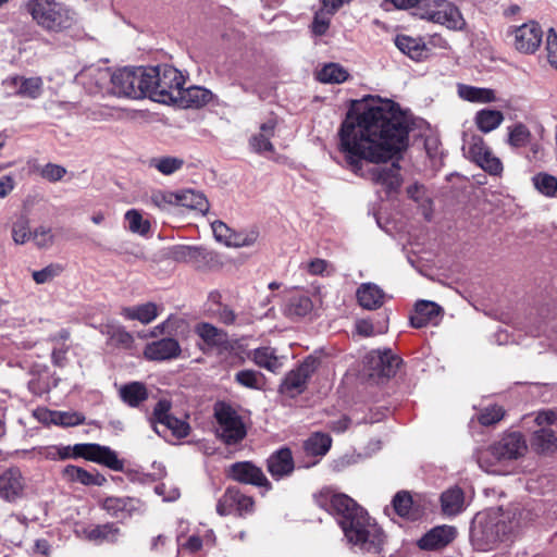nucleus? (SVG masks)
Segmentation results:
<instances>
[{"instance_id": "obj_62", "label": "nucleus", "mask_w": 557, "mask_h": 557, "mask_svg": "<svg viewBox=\"0 0 557 557\" xmlns=\"http://www.w3.org/2000/svg\"><path fill=\"white\" fill-rule=\"evenodd\" d=\"M504 417V410L499 406L485 408L479 416V421L483 425H492Z\"/></svg>"}, {"instance_id": "obj_47", "label": "nucleus", "mask_w": 557, "mask_h": 557, "mask_svg": "<svg viewBox=\"0 0 557 557\" xmlns=\"http://www.w3.org/2000/svg\"><path fill=\"white\" fill-rule=\"evenodd\" d=\"M535 189L546 197L555 196L557 191V177L547 173H537L532 178Z\"/></svg>"}, {"instance_id": "obj_45", "label": "nucleus", "mask_w": 557, "mask_h": 557, "mask_svg": "<svg viewBox=\"0 0 557 557\" xmlns=\"http://www.w3.org/2000/svg\"><path fill=\"white\" fill-rule=\"evenodd\" d=\"M184 160L177 157H157L149 161V165L154 168L163 175H171L181 170Z\"/></svg>"}, {"instance_id": "obj_9", "label": "nucleus", "mask_w": 557, "mask_h": 557, "mask_svg": "<svg viewBox=\"0 0 557 557\" xmlns=\"http://www.w3.org/2000/svg\"><path fill=\"white\" fill-rule=\"evenodd\" d=\"M216 419V435L226 444L242 442L246 434V425L242 417L228 405L218 404L214 408Z\"/></svg>"}, {"instance_id": "obj_10", "label": "nucleus", "mask_w": 557, "mask_h": 557, "mask_svg": "<svg viewBox=\"0 0 557 557\" xmlns=\"http://www.w3.org/2000/svg\"><path fill=\"white\" fill-rule=\"evenodd\" d=\"M253 506L252 497L237 488H227L216 504V512L222 517L231 513L245 517L253 511Z\"/></svg>"}, {"instance_id": "obj_11", "label": "nucleus", "mask_w": 557, "mask_h": 557, "mask_svg": "<svg viewBox=\"0 0 557 557\" xmlns=\"http://www.w3.org/2000/svg\"><path fill=\"white\" fill-rule=\"evenodd\" d=\"M110 69L99 65H89L84 67L75 76V82L81 85L88 94L95 95L107 92L110 86Z\"/></svg>"}, {"instance_id": "obj_13", "label": "nucleus", "mask_w": 557, "mask_h": 557, "mask_svg": "<svg viewBox=\"0 0 557 557\" xmlns=\"http://www.w3.org/2000/svg\"><path fill=\"white\" fill-rule=\"evenodd\" d=\"M511 34L513 35L515 48L523 53L535 52L543 39V30L534 21L512 28Z\"/></svg>"}, {"instance_id": "obj_60", "label": "nucleus", "mask_w": 557, "mask_h": 557, "mask_svg": "<svg viewBox=\"0 0 557 557\" xmlns=\"http://www.w3.org/2000/svg\"><path fill=\"white\" fill-rule=\"evenodd\" d=\"M260 377V373L255 370H242L236 373L235 381L248 388H259Z\"/></svg>"}, {"instance_id": "obj_17", "label": "nucleus", "mask_w": 557, "mask_h": 557, "mask_svg": "<svg viewBox=\"0 0 557 557\" xmlns=\"http://www.w3.org/2000/svg\"><path fill=\"white\" fill-rule=\"evenodd\" d=\"M457 536V529L453 525H437L426 532L419 541L418 546L423 550H438L450 544Z\"/></svg>"}, {"instance_id": "obj_12", "label": "nucleus", "mask_w": 557, "mask_h": 557, "mask_svg": "<svg viewBox=\"0 0 557 557\" xmlns=\"http://www.w3.org/2000/svg\"><path fill=\"white\" fill-rule=\"evenodd\" d=\"M315 359L307 358L299 367L288 372L280 385V392L289 397L301 394L306 388L308 379L315 370Z\"/></svg>"}, {"instance_id": "obj_8", "label": "nucleus", "mask_w": 557, "mask_h": 557, "mask_svg": "<svg viewBox=\"0 0 557 557\" xmlns=\"http://www.w3.org/2000/svg\"><path fill=\"white\" fill-rule=\"evenodd\" d=\"M418 17L446 26L453 30H460L465 20L458 8L446 0H428L414 13Z\"/></svg>"}, {"instance_id": "obj_19", "label": "nucleus", "mask_w": 557, "mask_h": 557, "mask_svg": "<svg viewBox=\"0 0 557 557\" xmlns=\"http://www.w3.org/2000/svg\"><path fill=\"white\" fill-rule=\"evenodd\" d=\"M181 95L175 101V106L182 109H200L210 103L214 95L211 90L201 86L181 87Z\"/></svg>"}, {"instance_id": "obj_63", "label": "nucleus", "mask_w": 557, "mask_h": 557, "mask_svg": "<svg viewBox=\"0 0 557 557\" xmlns=\"http://www.w3.org/2000/svg\"><path fill=\"white\" fill-rule=\"evenodd\" d=\"M312 275H330L333 271L332 265L324 259H313L304 265Z\"/></svg>"}, {"instance_id": "obj_58", "label": "nucleus", "mask_w": 557, "mask_h": 557, "mask_svg": "<svg viewBox=\"0 0 557 557\" xmlns=\"http://www.w3.org/2000/svg\"><path fill=\"white\" fill-rule=\"evenodd\" d=\"M171 404L166 399H161L157 403L153 408V429L156 433L161 434V430L159 429L160 423H163L171 414H170Z\"/></svg>"}, {"instance_id": "obj_3", "label": "nucleus", "mask_w": 557, "mask_h": 557, "mask_svg": "<svg viewBox=\"0 0 557 557\" xmlns=\"http://www.w3.org/2000/svg\"><path fill=\"white\" fill-rule=\"evenodd\" d=\"M530 510L512 506L507 510L490 508L475 515L470 539L479 550H488L497 543L509 540L532 521Z\"/></svg>"}, {"instance_id": "obj_35", "label": "nucleus", "mask_w": 557, "mask_h": 557, "mask_svg": "<svg viewBox=\"0 0 557 557\" xmlns=\"http://www.w3.org/2000/svg\"><path fill=\"white\" fill-rule=\"evenodd\" d=\"M473 121L480 132L488 134L502 125L504 114L498 110L481 109L475 113Z\"/></svg>"}, {"instance_id": "obj_5", "label": "nucleus", "mask_w": 557, "mask_h": 557, "mask_svg": "<svg viewBox=\"0 0 557 557\" xmlns=\"http://www.w3.org/2000/svg\"><path fill=\"white\" fill-rule=\"evenodd\" d=\"M44 456L51 460H64L82 457L86 460L103 465L113 471H122L124 461L109 446L95 443L75 444L74 446H49L44 450Z\"/></svg>"}, {"instance_id": "obj_6", "label": "nucleus", "mask_w": 557, "mask_h": 557, "mask_svg": "<svg viewBox=\"0 0 557 557\" xmlns=\"http://www.w3.org/2000/svg\"><path fill=\"white\" fill-rule=\"evenodd\" d=\"M26 11L33 21L48 33H62L73 26L75 12L59 0H28Z\"/></svg>"}, {"instance_id": "obj_36", "label": "nucleus", "mask_w": 557, "mask_h": 557, "mask_svg": "<svg viewBox=\"0 0 557 557\" xmlns=\"http://www.w3.org/2000/svg\"><path fill=\"white\" fill-rule=\"evenodd\" d=\"M253 362L270 372H277L283 367V358L271 347H259L251 354Z\"/></svg>"}, {"instance_id": "obj_26", "label": "nucleus", "mask_w": 557, "mask_h": 557, "mask_svg": "<svg viewBox=\"0 0 557 557\" xmlns=\"http://www.w3.org/2000/svg\"><path fill=\"white\" fill-rule=\"evenodd\" d=\"M4 85L15 90V94L32 99L38 98L42 92V79L38 76H13L4 81Z\"/></svg>"}, {"instance_id": "obj_49", "label": "nucleus", "mask_w": 557, "mask_h": 557, "mask_svg": "<svg viewBox=\"0 0 557 557\" xmlns=\"http://www.w3.org/2000/svg\"><path fill=\"white\" fill-rule=\"evenodd\" d=\"M481 158L482 159H479L475 162V164L480 166L483 171H485L490 175L495 176L502 174L504 170L503 163L500 159L493 153L491 148H488L486 150V153H483Z\"/></svg>"}, {"instance_id": "obj_61", "label": "nucleus", "mask_w": 557, "mask_h": 557, "mask_svg": "<svg viewBox=\"0 0 557 557\" xmlns=\"http://www.w3.org/2000/svg\"><path fill=\"white\" fill-rule=\"evenodd\" d=\"M35 245L39 248H48L53 244L52 230L47 226H38L32 234Z\"/></svg>"}, {"instance_id": "obj_52", "label": "nucleus", "mask_w": 557, "mask_h": 557, "mask_svg": "<svg viewBox=\"0 0 557 557\" xmlns=\"http://www.w3.org/2000/svg\"><path fill=\"white\" fill-rule=\"evenodd\" d=\"M29 221L25 215H21L12 226V238L15 244L23 245L32 237Z\"/></svg>"}, {"instance_id": "obj_14", "label": "nucleus", "mask_w": 557, "mask_h": 557, "mask_svg": "<svg viewBox=\"0 0 557 557\" xmlns=\"http://www.w3.org/2000/svg\"><path fill=\"white\" fill-rule=\"evenodd\" d=\"M102 509L112 518L125 520L135 515H141L145 511L144 505L139 499L132 497H107L102 502Z\"/></svg>"}, {"instance_id": "obj_29", "label": "nucleus", "mask_w": 557, "mask_h": 557, "mask_svg": "<svg viewBox=\"0 0 557 557\" xmlns=\"http://www.w3.org/2000/svg\"><path fill=\"white\" fill-rule=\"evenodd\" d=\"M62 478L67 482L81 483L83 485L101 486L106 482V478L99 472H89L73 465H69L62 470Z\"/></svg>"}, {"instance_id": "obj_24", "label": "nucleus", "mask_w": 557, "mask_h": 557, "mask_svg": "<svg viewBox=\"0 0 557 557\" xmlns=\"http://www.w3.org/2000/svg\"><path fill=\"white\" fill-rule=\"evenodd\" d=\"M85 539L96 544L116 543L122 535L121 529L113 522L87 527L83 530Z\"/></svg>"}, {"instance_id": "obj_54", "label": "nucleus", "mask_w": 557, "mask_h": 557, "mask_svg": "<svg viewBox=\"0 0 557 557\" xmlns=\"http://www.w3.org/2000/svg\"><path fill=\"white\" fill-rule=\"evenodd\" d=\"M335 13H330L329 11H326V9L321 8L314 14V18H313V22H312V25H311L312 33L314 35H317V36L324 35L327 32L329 27H330L331 17Z\"/></svg>"}, {"instance_id": "obj_7", "label": "nucleus", "mask_w": 557, "mask_h": 557, "mask_svg": "<svg viewBox=\"0 0 557 557\" xmlns=\"http://www.w3.org/2000/svg\"><path fill=\"white\" fill-rule=\"evenodd\" d=\"M108 94L140 99L147 92L146 66H126L110 71Z\"/></svg>"}, {"instance_id": "obj_51", "label": "nucleus", "mask_w": 557, "mask_h": 557, "mask_svg": "<svg viewBox=\"0 0 557 557\" xmlns=\"http://www.w3.org/2000/svg\"><path fill=\"white\" fill-rule=\"evenodd\" d=\"M85 417L76 411H54L51 412V421L57 425L75 426L82 424Z\"/></svg>"}, {"instance_id": "obj_39", "label": "nucleus", "mask_w": 557, "mask_h": 557, "mask_svg": "<svg viewBox=\"0 0 557 557\" xmlns=\"http://www.w3.org/2000/svg\"><path fill=\"white\" fill-rule=\"evenodd\" d=\"M120 396L128 406L137 407L141 401L147 399L148 392L143 383L132 382L120 388Z\"/></svg>"}, {"instance_id": "obj_55", "label": "nucleus", "mask_w": 557, "mask_h": 557, "mask_svg": "<svg viewBox=\"0 0 557 557\" xmlns=\"http://www.w3.org/2000/svg\"><path fill=\"white\" fill-rule=\"evenodd\" d=\"M150 201L161 210H168L177 206V193L156 190L150 196Z\"/></svg>"}, {"instance_id": "obj_46", "label": "nucleus", "mask_w": 557, "mask_h": 557, "mask_svg": "<svg viewBox=\"0 0 557 557\" xmlns=\"http://www.w3.org/2000/svg\"><path fill=\"white\" fill-rule=\"evenodd\" d=\"M102 332L108 335L109 342L116 346L127 348L134 342L132 334L120 325H107Z\"/></svg>"}, {"instance_id": "obj_27", "label": "nucleus", "mask_w": 557, "mask_h": 557, "mask_svg": "<svg viewBox=\"0 0 557 557\" xmlns=\"http://www.w3.org/2000/svg\"><path fill=\"white\" fill-rule=\"evenodd\" d=\"M441 507L443 515L446 517H455L461 513L467 508L463 491L458 486H454L443 492Z\"/></svg>"}, {"instance_id": "obj_43", "label": "nucleus", "mask_w": 557, "mask_h": 557, "mask_svg": "<svg viewBox=\"0 0 557 557\" xmlns=\"http://www.w3.org/2000/svg\"><path fill=\"white\" fill-rule=\"evenodd\" d=\"M317 78L325 84H341L348 78V72L337 63H329L317 73Z\"/></svg>"}, {"instance_id": "obj_38", "label": "nucleus", "mask_w": 557, "mask_h": 557, "mask_svg": "<svg viewBox=\"0 0 557 557\" xmlns=\"http://www.w3.org/2000/svg\"><path fill=\"white\" fill-rule=\"evenodd\" d=\"M177 206L195 210L199 213H207L209 210V201L206 196L196 190L186 189L177 193Z\"/></svg>"}, {"instance_id": "obj_41", "label": "nucleus", "mask_w": 557, "mask_h": 557, "mask_svg": "<svg viewBox=\"0 0 557 557\" xmlns=\"http://www.w3.org/2000/svg\"><path fill=\"white\" fill-rule=\"evenodd\" d=\"M332 440L327 434L314 433L304 444V449L308 456H324L331 448Z\"/></svg>"}, {"instance_id": "obj_40", "label": "nucleus", "mask_w": 557, "mask_h": 557, "mask_svg": "<svg viewBox=\"0 0 557 557\" xmlns=\"http://www.w3.org/2000/svg\"><path fill=\"white\" fill-rule=\"evenodd\" d=\"M490 147L481 137L480 135H470L463 137V145H462V151L467 159H469L472 162H476L479 159H482L481 157L483 153H486V150Z\"/></svg>"}, {"instance_id": "obj_28", "label": "nucleus", "mask_w": 557, "mask_h": 557, "mask_svg": "<svg viewBox=\"0 0 557 557\" xmlns=\"http://www.w3.org/2000/svg\"><path fill=\"white\" fill-rule=\"evenodd\" d=\"M161 307L154 302H146L136 306L124 307L121 309V315L131 321H139L143 324H149L157 319Z\"/></svg>"}, {"instance_id": "obj_42", "label": "nucleus", "mask_w": 557, "mask_h": 557, "mask_svg": "<svg viewBox=\"0 0 557 557\" xmlns=\"http://www.w3.org/2000/svg\"><path fill=\"white\" fill-rule=\"evenodd\" d=\"M531 444L539 453H549L557 448V437L550 429L541 428L534 432Z\"/></svg>"}, {"instance_id": "obj_18", "label": "nucleus", "mask_w": 557, "mask_h": 557, "mask_svg": "<svg viewBox=\"0 0 557 557\" xmlns=\"http://www.w3.org/2000/svg\"><path fill=\"white\" fill-rule=\"evenodd\" d=\"M527 448L523 436L518 432H512L497 442L492 447V451L498 459H517L524 455Z\"/></svg>"}, {"instance_id": "obj_15", "label": "nucleus", "mask_w": 557, "mask_h": 557, "mask_svg": "<svg viewBox=\"0 0 557 557\" xmlns=\"http://www.w3.org/2000/svg\"><path fill=\"white\" fill-rule=\"evenodd\" d=\"M400 358L393 354L391 349H376L370 351L366 357V362L373 371L371 375L389 377L396 373L400 364Z\"/></svg>"}, {"instance_id": "obj_16", "label": "nucleus", "mask_w": 557, "mask_h": 557, "mask_svg": "<svg viewBox=\"0 0 557 557\" xmlns=\"http://www.w3.org/2000/svg\"><path fill=\"white\" fill-rule=\"evenodd\" d=\"M26 481L18 468H9L0 474V497L16 502L24 496Z\"/></svg>"}, {"instance_id": "obj_53", "label": "nucleus", "mask_w": 557, "mask_h": 557, "mask_svg": "<svg viewBox=\"0 0 557 557\" xmlns=\"http://www.w3.org/2000/svg\"><path fill=\"white\" fill-rule=\"evenodd\" d=\"M211 227H212V232H213L214 238L219 243H221V244H223V245H225L227 247H233V237L235 235V231L230 228L222 221H214L211 224Z\"/></svg>"}, {"instance_id": "obj_56", "label": "nucleus", "mask_w": 557, "mask_h": 557, "mask_svg": "<svg viewBox=\"0 0 557 557\" xmlns=\"http://www.w3.org/2000/svg\"><path fill=\"white\" fill-rule=\"evenodd\" d=\"M63 271V267L58 263H51L46 268L34 271L32 276L37 284H46L59 276Z\"/></svg>"}, {"instance_id": "obj_2", "label": "nucleus", "mask_w": 557, "mask_h": 557, "mask_svg": "<svg viewBox=\"0 0 557 557\" xmlns=\"http://www.w3.org/2000/svg\"><path fill=\"white\" fill-rule=\"evenodd\" d=\"M317 505L337 520L345 539L364 554L379 555L384 546L382 529L346 494L323 487L314 495Z\"/></svg>"}, {"instance_id": "obj_20", "label": "nucleus", "mask_w": 557, "mask_h": 557, "mask_svg": "<svg viewBox=\"0 0 557 557\" xmlns=\"http://www.w3.org/2000/svg\"><path fill=\"white\" fill-rule=\"evenodd\" d=\"M230 475L238 482L252 484L256 486H265L270 488V484L260 468L250 461L236 462L231 466Z\"/></svg>"}, {"instance_id": "obj_59", "label": "nucleus", "mask_w": 557, "mask_h": 557, "mask_svg": "<svg viewBox=\"0 0 557 557\" xmlns=\"http://www.w3.org/2000/svg\"><path fill=\"white\" fill-rule=\"evenodd\" d=\"M259 232L256 228L235 232L233 237V247H250L257 243Z\"/></svg>"}, {"instance_id": "obj_33", "label": "nucleus", "mask_w": 557, "mask_h": 557, "mask_svg": "<svg viewBox=\"0 0 557 557\" xmlns=\"http://www.w3.org/2000/svg\"><path fill=\"white\" fill-rule=\"evenodd\" d=\"M359 305L368 310H373L383 305L384 292L373 283H363L357 289Z\"/></svg>"}, {"instance_id": "obj_1", "label": "nucleus", "mask_w": 557, "mask_h": 557, "mask_svg": "<svg viewBox=\"0 0 557 557\" xmlns=\"http://www.w3.org/2000/svg\"><path fill=\"white\" fill-rule=\"evenodd\" d=\"M341 149L351 171L382 187L387 197L401 185L398 164L380 166L400 153L408 128L399 108L388 99L370 98L359 103L342 124Z\"/></svg>"}, {"instance_id": "obj_32", "label": "nucleus", "mask_w": 557, "mask_h": 557, "mask_svg": "<svg viewBox=\"0 0 557 557\" xmlns=\"http://www.w3.org/2000/svg\"><path fill=\"white\" fill-rule=\"evenodd\" d=\"M195 332L209 348L222 349L228 344L227 334L210 323L197 324Z\"/></svg>"}, {"instance_id": "obj_57", "label": "nucleus", "mask_w": 557, "mask_h": 557, "mask_svg": "<svg viewBox=\"0 0 557 557\" xmlns=\"http://www.w3.org/2000/svg\"><path fill=\"white\" fill-rule=\"evenodd\" d=\"M38 172L42 178L51 183L61 181L67 173L64 166L55 163H47L41 166Z\"/></svg>"}, {"instance_id": "obj_30", "label": "nucleus", "mask_w": 557, "mask_h": 557, "mask_svg": "<svg viewBox=\"0 0 557 557\" xmlns=\"http://www.w3.org/2000/svg\"><path fill=\"white\" fill-rule=\"evenodd\" d=\"M392 507L393 511L405 520L416 521L422 515L421 509L414 506L411 495L406 491L395 494Z\"/></svg>"}, {"instance_id": "obj_37", "label": "nucleus", "mask_w": 557, "mask_h": 557, "mask_svg": "<svg viewBox=\"0 0 557 557\" xmlns=\"http://www.w3.org/2000/svg\"><path fill=\"white\" fill-rule=\"evenodd\" d=\"M313 308L310 297L304 293L293 294L285 305L284 313L290 318H300L309 314Z\"/></svg>"}, {"instance_id": "obj_64", "label": "nucleus", "mask_w": 557, "mask_h": 557, "mask_svg": "<svg viewBox=\"0 0 557 557\" xmlns=\"http://www.w3.org/2000/svg\"><path fill=\"white\" fill-rule=\"evenodd\" d=\"M546 50L548 62L557 69V34L553 28L547 33Z\"/></svg>"}, {"instance_id": "obj_4", "label": "nucleus", "mask_w": 557, "mask_h": 557, "mask_svg": "<svg viewBox=\"0 0 557 557\" xmlns=\"http://www.w3.org/2000/svg\"><path fill=\"white\" fill-rule=\"evenodd\" d=\"M147 92L145 97L163 104H175L186 76L174 66L163 64L146 67Z\"/></svg>"}, {"instance_id": "obj_31", "label": "nucleus", "mask_w": 557, "mask_h": 557, "mask_svg": "<svg viewBox=\"0 0 557 557\" xmlns=\"http://www.w3.org/2000/svg\"><path fill=\"white\" fill-rule=\"evenodd\" d=\"M457 94L462 100L471 103L485 104L497 100L494 89L466 84H458Z\"/></svg>"}, {"instance_id": "obj_48", "label": "nucleus", "mask_w": 557, "mask_h": 557, "mask_svg": "<svg viewBox=\"0 0 557 557\" xmlns=\"http://www.w3.org/2000/svg\"><path fill=\"white\" fill-rule=\"evenodd\" d=\"M127 228L135 234L146 235L150 230V223L144 219L141 213L136 209H131L125 213Z\"/></svg>"}, {"instance_id": "obj_44", "label": "nucleus", "mask_w": 557, "mask_h": 557, "mask_svg": "<svg viewBox=\"0 0 557 557\" xmlns=\"http://www.w3.org/2000/svg\"><path fill=\"white\" fill-rule=\"evenodd\" d=\"M531 140V132L522 123H516L507 127V144L515 149L523 148Z\"/></svg>"}, {"instance_id": "obj_23", "label": "nucleus", "mask_w": 557, "mask_h": 557, "mask_svg": "<svg viewBox=\"0 0 557 557\" xmlns=\"http://www.w3.org/2000/svg\"><path fill=\"white\" fill-rule=\"evenodd\" d=\"M294 467L293 455L288 448L278 449L268 459V471L275 480L289 475Z\"/></svg>"}, {"instance_id": "obj_21", "label": "nucleus", "mask_w": 557, "mask_h": 557, "mask_svg": "<svg viewBox=\"0 0 557 557\" xmlns=\"http://www.w3.org/2000/svg\"><path fill=\"white\" fill-rule=\"evenodd\" d=\"M181 346L175 338L166 337L146 345L144 356L148 360L164 361L177 358Z\"/></svg>"}, {"instance_id": "obj_22", "label": "nucleus", "mask_w": 557, "mask_h": 557, "mask_svg": "<svg viewBox=\"0 0 557 557\" xmlns=\"http://www.w3.org/2000/svg\"><path fill=\"white\" fill-rule=\"evenodd\" d=\"M442 308L428 300H420L416 304L414 313L410 318L411 325L420 329L428 324L436 325L441 320Z\"/></svg>"}, {"instance_id": "obj_34", "label": "nucleus", "mask_w": 557, "mask_h": 557, "mask_svg": "<svg viewBox=\"0 0 557 557\" xmlns=\"http://www.w3.org/2000/svg\"><path fill=\"white\" fill-rule=\"evenodd\" d=\"M395 45L404 54L414 61H421L428 55V48L420 38L407 35H397L395 38Z\"/></svg>"}, {"instance_id": "obj_50", "label": "nucleus", "mask_w": 557, "mask_h": 557, "mask_svg": "<svg viewBox=\"0 0 557 557\" xmlns=\"http://www.w3.org/2000/svg\"><path fill=\"white\" fill-rule=\"evenodd\" d=\"M160 435H164L166 431H171L177 438H183L189 433V425L187 422L170 416L163 423H160Z\"/></svg>"}, {"instance_id": "obj_25", "label": "nucleus", "mask_w": 557, "mask_h": 557, "mask_svg": "<svg viewBox=\"0 0 557 557\" xmlns=\"http://www.w3.org/2000/svg\"><path fill=\"white\" fill-rule=\"evenodd\" d=\"M275 127L276 121L274 119H269L260 125L259 133L252 135L249 139V146L253 152L258 154L274 152L271 138L274 136Z\"/></svg>"}]
</instances>
